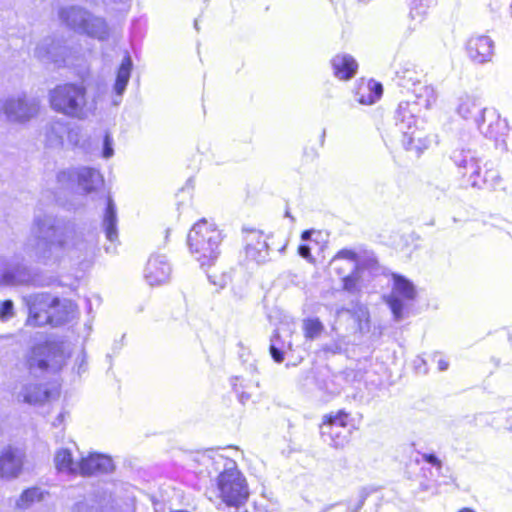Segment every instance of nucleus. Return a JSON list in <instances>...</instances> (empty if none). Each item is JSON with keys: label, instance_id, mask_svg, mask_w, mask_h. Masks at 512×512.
<instances>
[{"label": "nucleus", "instance_id": "f257e3e1", "mask_svg": "<svg viewBox=\"0 0 512 512\" xmlns=\"http://www.w3.org/2000/svg\"><path fill=\"white\" fill-rule=\"evenodd\" d=\"M87 246L73 230L60 227L55 217L41 215L34 219L25 252L39 263L53 265L65 257L79 258Z\"/></svg>", "mask_w": 512, "mask_h": 512}, {"label": "nucleus", "instance_id": "f03ea898", "mask_svg": "<svg viewBox=\"0 0 512 512\" xmlns=\"http://www.w3.org/2000/svg\"><path fill=\"white\" fill-rule=\"evenodd\" d=\"M197 461L206 468L209 475L219 473L218 496L227 506L237 508L247 501L248 484L234 460L218 452L208 451L199 455Z\"/></svg>", "mask_w": 512, "mask_h": 512}, {"label": "nucleus", "instance_id": "7ed1b4c3", "mask_svg": "<svg viewBox=\"0 0 512 512\" xmlns=\"http://www.w3.org/2000/svg\"><path fill=\"white\" fill-rule=\"evenodd\" d=\"M50 108L70 119L86 120L94 114L96 104L89 100L86 87L82 83H63L48 92Z\"/></svg>", "mask_w": 512, "mask_h": 512}, {"label": "nucleus", "instance_id": "20e7f679", "mask_svg": "<svg viewBox=\"0 0 512 512\" xmlns=\"http://www.w3.org/2000/svg\"><path fill=\"white\" fill-rule=\"evenodd\" d=\"M222 233L217 227L201 220L197 222L188 234L190 253L203 269L213 266L220 255Z\"/></svg>", "mask_w": 512, "mask_h": 512}, {"label": "nucleus", "instance_id": "39448f33", "mask_svg": "<svg viewBox=\"0 0 512 512\" xmlns=\"http://www.w3.org/2000/svg\"><path fill=\"white\" fill-rule=\"evenodd\" d=\"M60 22L75 33L86 35L100 41L109 36V28L104 18L92 14L78 5L61 7L58 10Z\"/></svg>", "mask_w": 512, "mask_h": 512}, {"label": "nucleus", "instance_id": "423d86ee", "mask_svg": "<svg viewBox=\"0 0 512 512\" xmlns=\"http://www.w3.org/2000/svg\"><path fill=\"white\" fill-rule=\"evenodd\" d=\"M66 361L63 345L55 342L39 344L31 348L25 357L30 375L39 377L46 372H57Z\"/></svg>", "mask_w": 512, "mask_h": 512}, {"label": "nucleus", "instance_id": "0eeeda50", "mask_svg": "<svg viewBox=\"0 0 512 512\" xmlns=\"http://www.w3.org/2000/svg\"><path fill=\"white\" fill-rule=\"evenodd\" d=\"M452 160L459 168L464 177L468 178V183L473 187H481L484 184L494 186L499 178L498 172L492 168H487L484 175H481L480 159L476 151L471 149H461L453 152Z\"/></svg>", "mask_w": 512, "mask_h": 512}, {"label": "nucleus", "instance_id": "6e6552de", "mask_svg": "<svg viewBox=\"0 0 512 512\" xmlns=\"http://www.w3.org/2000/svg\"><path fill=\"white\" fill-rule=\"evenodd\" d=\"M416 296V287L410 280L398 274L392 275L391 291L384 299L390 307L395 321H401L405 317L406 311Z\"/></svg>", "mask_w": 512, "mask_h": 512}, {"label": "nucleus", "instance_id": "1a4fd4ad", "mask_svg": "<svg viewBox=\"0 0 512 512\" xmlns=\"http://www.w3.org/2000/svg\"><path fill=\"white\" fill-rule=\"evenodd\" d=\"M481 134L495 142L497 147L507 150L508 123L502 119L494 108H484L481 115L475 118Z\"/></svg>", "mask_w": 512, "mask_h": 512}, {"label": "nucleus", "instance_id": "9d476101", "mask_svg": "<svg viewBox=\"0 0 512 512\" xmlns=\"http://www.w3.org/2000/svg\"><path fill=\"white\" fill-rule=\"evenodd\" d=\"M0 111L12 122H27L36 117L40 111V101L36 97L18 94L0 102Z\"/></svg>", "mask_w": 512, "mask_h": 512}, {"label": "nucleus", "instance_id": "9b49d317", "mask_svg": "<svg viewBox=\"0 0 512 512\" xmlns=\"http://www.w3.org/2000/svg\"><path fill=\"white\" fill-rule=\"evenodd\" d=\"M349 415L343 411L326 415L320 427L323 441L335 448H343L350 437V429L347 427Z\"/></svg>", "mask_w": 512, "mask_h": 512}, {"label": "nucleus", "instance_id": "f8f14e48", "mask_svg": "<svg viewBox=\"0 0 512 512\" xmlns=\"http://www.w3.org/2000/svg\"><path fill=\"white\" fill-rule=\"evenodd\" d=\"M28 308L26 325L41 327L49 323V310L57 303V297L49 293H34L23 297Z\"/></svg>", "mask_w": 512, "mask_h": 512}, {"label": "nucleus", "instance_id": "ddd939ff", "mask_svg": "<svg viewBox=\"0 0 512 512\" xmlns=\"http://www.w3.org/2000/svg\"><path fill=\"white\" fill-rule=\"evenodd\" d=\"M57 180L63 186L76 180L79 188L85 193L95 192L104 184L101 173L91 167H80L75 170L60 171L57 174Z\"/></svg>", "mask_w": 512, "mask_h": 512}, {"label": "nucleus", "instance_id": "4468645a", "mask_svg": "<svg viewBox=\"0 0 512 512\" xmlns=\"http://www.w3.org/2000/svg\"><path fill=\"white\" fill-rule=\"evenodd\" d=\"M26 463L25 451L17 446L8 445L0 451V479L12 481L19 478Z\"/></svg>", "mask_w": 512, "mask_h": 512}, {"label": "nucleus", "instance_id": "2eb2a0df", "mask_svg": "<svg viewBox=\"0 0 512 512\" xmlns=\"http://www.w3.org/2000/svg\"><path fill=\"white\" fill-rule=\"evenodd\" d=\"M397 76L400 79L399 84L403 87H409L411 83L414 86L413 93L415 100L412 104H417L418 109L429 110L431 109L437 100V92L435 88L428 84H421L416 80V72L410 69H405L402 72H397Z\"/></svg>", "mask_w": 512, "mask_h": 512}, {"label": "nucleus", "instance_id": "dca6fc26", "mask_svg": "<svg viewBox=\"0 0 512 512\" xmlns=\"http://www.w3.org/2000/svg\"><path fill=\"white\" fill-rule=\"evenodd\" d=\"M494 41L486 35L470 37L465 45L467 57L475 64L483 65L494 57Z\"/></svg>", "mask_w": 512, "mask_h": 512}, {"label": "nucleus", "instance_id": "f3484780", "mask_svg": "<svg viewBox=\"0 0 512 512\" xmlns=\"http://www.w3.org/2000/svg\"><path fill=\"white\" fill-rule=\"evenodd\" d=\"M172 268L165 255L154 254L148 259L144 278L150 286H160L169 282Z\"/></svg>", "mask_w": 512, "mask_h": 512}, {"label": "nucleus", "instance_id": "a211bd4d", "mask_svg": "<svg viewBox=\"0 0 512 512\" xmlns=\"http://www.w3.org/2000/svg\"><path fill=\"white\" fill-rule=\"evenodd\" d=\"M70 50L61 41L46 38L35 49V56L42 61L53 62L57 65L66 64Z\"/></svg>", "mask_w": 512, "mask_h": 512}, {"label": "nucleus", "instance_id": "6ab92c4d", "mask_svg": "<svg viewBox=\"0 0 512 512\" xmlns=\"http://www.w3.org/2000/svg\"><path fill=\"white\" fill-rule=\"evenodd\" d=\"M244 233L246 257L257 263L264 262L269 251L264 234L256 229L244 230Z\"/></svg>", "mask_w": 512, "mask_h": 512}, {"label": "nucleus", "instance_id": "aec40b11", "mask_svg": "<svg viewBox=\"0 0 512 512\" xmlns=\"http://www.w3.org/2000/svg\"><path fill=\"white\" fill-rule=\"evenodd\" d=\"M70 136V124L61 118H52L44 127V139L48 147L61 148Z\"/></svg>", "mask_w": 512, "mask_h": 512}, {"label": "nucleus", "instance_id": "412c9836", "mask_svg": "<svg viewBox=\"0 0 512 512\" xmlns=\"http://www.w3.org/2000/svg\"><path fill=\"white\" fill-rule=\"evenodd\" d=\"M420 109L417 104L410 101L401 102L396 110V127L400 133H409V130L419 126Z\"/></svg>", "mask_w": 512, "mask_h": 512}, {"label": "nucleus", "instance_id": "4be33fe9", "mask_svg": "<svg viewBox=\"0 0 512 512\" xmlns=\"http://www.w3.org/2000/svg\"><path fill=\"white\" fill-rule=\"evenodd\" d=\"M330 64L333 75L339 80L352 79L358 70V63L355 58L347 53H338L332 57Z\"/></svg>", "mask_w": 512, "mask_h": 512}, {"label": "nucleus", "instance_id": "5701e85b", "mask_svg": "<svg viewBox=\"0 0 512 512\" xmlns=\"http://www.w3.org/2000/svg\"><path fill=\"white\" fill-rule=\"evenodd\" d=\"M383 87L380 83L370 79H361L355 88V100L362 105H372L380 99Z\"/></svg>", "mask_w": 512, "mask_h": 512}, {"label": "nucleus", "instance_id": "b1692460", "mask_svg": "<svg viewBox=\"0 0 512 512\" xmlns=\"http://www.w3.org/2000/svg\"><path fill=\"white\" fill-rule=\"evenodd\" d=\"M132 66L133 63L131 57L129 55H125L117 70L116 80L113 86L112 103L114 106H118L122 101V96L131 76Z\"/></svg>", "mask_w": 512, "mask_h": 512}, {"label": "nucleus", "instance_id": "393cba45", "mask_svg": "<svg viewBox=\"0 0 512 512\" xmlns=\"http://www.w3.org/2000/svg\"><path fill=\"white\" fill-rule=\"evenodd\" d=\"M113 469L112 459L102 454H90L86 458L80 459L79 474L86 476L98 472L106 473Z\"/></svg>", "mask_w": 512, "mask_h": 512}, {"label": "nucleus", "instance_id": "a878e982", "mask_svg": "<svg viewBox=\"0 0 512 512\" xmlns=\"http://www.w3.org/2000/svg\"><path fill=\"white\" fill-rule=\"evenodd\" d=\"M402 134V145L406 150L421 152L427 149L433 142V137L424 132L419 126L409 130V133Z\"/></svg>", "mask_w": 512, "mask_h": 512}, {"label": "nucleus", "instance_id": "bb28decb", "mask_svg": "<svg viewBox=\"0 0 512 512\" xmlns=\"http://www.w3.org/2000/svg\"><path fill=\"white\" fill-rule=\"evenodd\" d=\"M75 306L67 299H59L53 304V309L49 310L48 325L58 326L70 321L74 317Z\"/></svg>", "mask_w": 512, "mask_h": 512}, {"label": "nucleus", "instance_id": "cd10ccee", "mask_svg": "<svg viewBox=\"0 0 512 512\" xmlns=\"http://www.w3.org/2000/svg\"><path fill=\"white\" fill-rule=\"evenodd\" d=\"M17 398L28 404H41L50 398V392L38 384H23Z\"/></svg>", "mask_w": 512, "mask_h": 512}, {"label": "nucleus", "instance_id": "c85d7f7f", "mask_svg": "<svg viewBox=\"0 0 512 512\" xmlns=\"http://www.w3.org/2000/svg\"><path fill=\"white\" fill-rule=\"evenodd\" d=\"M25 281L24 268H12L8 259L0 255V283L5 285H19Z\"/></svg>", "mask_w": 512, "mask_h": 512}, {"label": "nucleus", "instance_id": "c756f323", "mask_svg": "<svg viewBox=\"0 0 512 512\" xmlns=\"http://www.w3.org/2000/svg\"><path fill=\"white\" fill-rule=\"evenodd\" d=\"M55 467L60 473L79 474L80 460H75L69 449H59L54 457Z\"/></svg>", "mask_w": 512, "mask_h": 512}, {"label": "nucleus", "instance_id": "7c9ffc66", "mask_svg": "<svg viewBox=\"0 0 512 512\" xmlns=\"http://www.w3.org/2000/svg\"><path fill=\"white\" fill-rule=\"evenodd\" d=\"M483 109L474 96L465 94L458 98L456 111L464 119L479 117Z\"/></svg>", "mask_w": 512, "mask_h": 512}, {"label": "nucleus", "instance_id": "2f4dec72", "mask_svg": "<svg viewBox=\"0 0 512 512\" xmlns=\"http://www.w3.org/2000/svg\"><path fill=\"white\" fill-rule=\"evenodd\" d=\"M103 227L106 238L114 243L118 239L116 208L111 199H108L107 208L104 214Z\"/></svg>", "mask_w": 512, "mask_h": 512}, {"label": "nucleus", "instance_id": "473e14b6", "mask_svg": "<svg viewBox=\"0 0 512 512\" xmlns=\"http://www.w3.org/2000/svg\"><path fill=\"white\" fill-rule=\"evenodd\" d=\"M47 493L39 487L25 489L15 501V507L20 510H26L35 503L44 500Z\"/></svg>", "mask_w": 512, "mask_h": 512}, {"label": "nucleus", "instance_id": "72a5a7b5", "mask_svg": "<svg viewBox=\"0 0 512 512\" xmlns=\"http://www.w3.org/2000/svg\"><path fill=\"white\" fill-rule=\"evenodd\" d=\"M433 2L434 0H414L410 8L409 18L417 23L422 22Z\"/></svg>", "mask_w": 512, "mask_h": 512}, {"label": "nucleus", "instance_id": "f704fd0d", "mask_svg": "<svg viewBox=\"0 0 512 512\" xmlns=\"http://www.w3.org/2000/svg\"><path fill=\"white\" fill-rule=\"evenodd\" d=\"M113 500H103L102 502L89 505L85 502H79L75 505L74 512H113Z\"/></svg>", "mask_w": 512, "mask_h": 512}, {"label": "nucleus", "instance_id": "c9c22d12", "mask_svg": "<svg viewBox=\"0 0 512 512\" xmlns=\"http://www.w3.org/2000/svg\"><path fill=\"white\" fill-rule=\"evenodd\" d=\"M304 336L308 340L317 339L324 331V325L318 318H308L303 321Z\"/></svg>", "mask_w": 512, "mask_h": 512}, {"label": "nucleus", "instance_id": "e433bc0d", "mask_svg": "<svg viewBox=\"0 0 512 512\" xmlns=\"http://www.w3.org/2000/svg\"><path fill=\"white\" fill-rule=\"evenodd\" d=\"M342 260L346 261V264L350 271H356L358 266L357 255L354 251L343 249L339 251L332 259L331 264L337 265Z\"/></svg>", "mask_w": 512, "mask_h": 512}, {"label": "nucleus", "instance_id": "4c0bfd02", "mask_svg": "<svg viewBox=\"0 0 512 512\" xmlns=\"http://www.w3.org/2000/svg\"><path fill=\"white\" fill-rule=\"evenodd\" d=\"M14 316V304L11 300L0 302V320L7 321Z\"/></svg>", "mask_w": 512, "mask_h": 512}, {"label": "nucleus", "instance_id": "58836bf2", "mask_svg": "<svg viewBox=\"0 0 512 512\" xmlns=\"http://www.w3.org/2000/svg\"><path fill=\"white\" fill-rule=\"evenodd\" d=\"M358 277L356 271L343 277V287L348 292H355L358 289Z\"/></svg>", "mask_w": 512, "mask_h": 512}, {"label": "nucleus", "instance_id": "ea45409f", "mask_svg": "<svg viewBox=\"0 0 512 512\" xmlns=\"http://www.w3.org/2000/svg\"><path fill=\"white\" fill-rule=\"evenodd\" d=\"M240 379L238 377L232 379V386L235 392L238 394L240 401L244 404L246 401L250 399V394L241 390L243 388L242 383L238 384Z\"/></svg>", "mask_w": 512, "mask_h": 512}, {"label": "nucleus", "instance_id": "a19ab883", "mask_svg": "<svg viewBox=\"0 0 512 512\" xmlns=\"http://www.w3.org/2000/svg\"><path fill=\"white\" fill-rule=\"evenodd\" d=\"M278 337L277 334L273 336L271 339V345H270V353L272 358L277 362L281 363L284 360V356L282 351L276 347V338Z\"/></svg>", "mask_w": 512, "mask_h": 512}, {"label": "nucleus", "instance_id": "79ce46f5", "mask_svg": "<svg viewBox=\"0 0 512 512\" xmlns=\"http://www.w3.org/2000/svg\"><path fill=\"white\" fill-rule=\"evenodd\" d=\"M113 154H114L113 140L110 137V135L106 134L104 137V142H103L102 156L106 159H109L113 156Z\"/></svg>", "mask_w": 512, "mask_h": 512}, {"label": "nucleus", "instance_id": "37998d69", "mask_svg": "<svg viewBox=\"0 0 512 512\" xmlns=\"http://www.w3.org/2000/svg\"><path fill=\"white\" fill-rule=\"evenodd\" d=\"M367 495H368V493L365 490H362L359 493V499H358L357 503L352 508H350L347 512H358L363 507L365 500L367 498Z\"/></svg>", "mask_w": 512, "mask_h": 512}, {"label": "nucleus", "instance_id": "c03bdc74", "mask_svg": "<svg viewBox=\"0 0 512 512\" xmlns=\"http://www.w3.org/2000/svg\"><path fill=\"white\" fill-rule=\"evenodd\" d=\"M423 459L433 466L441 467V461L434 454H424Z\"/></svg>", "mask_w": 512, "mask_h": 512}, {"label": "nucleus", "instance_id": "a18cd8bd", "mask_svg": "<svg viewBox=\"0 0 512 512\" xmlns=\"http://www.w3.org/2000/svg\"><path fill=\"white\" fill-rule=\"evenodd\" d=\"M298 252L300 254L301 257L307 259V260H311V250H310V247L308 245H300L299 248H298Z\"/></svg>", "mask_w": 512, "mask_h": 512}, {"label": "nucleus", "instance_id": "49530a36", "mask_svg": "<svg viewBox=\"0 0 512 512\" xmlns=\"http://www.w3.org/2000/svg\"><path fill=\"white\" fill-rule=\"evenodd\" d=\"M324 351L326 352H332V353H338L340 351V347L335 345V346H329V345H325L324 346Z\"/></svg>", "mask_w": 512, "mask_h": 512}, {"label": "nucleus", "instance_id": "de8ad7c7", "mask_svg": "<svg viewBox=\"0 0 512 512\" xmlns=\"http://www.w3.org/2000/svg\"><path fill=\"white\" fill-rule=\"evenodd\" d=\"M448 368V362L444 359L438 360V369L440 371H445Z\"/></svg>", "mask_w": 512, "mask_h": 512}, {"label": "nucleus", "instance_id": "09e8293b", "mask_svg": "<svg viewBox=\"0 0 512 512\" xmlns=\"http://www.w3.org/2000/svg\"><path fill=\"white\" fill-rule=\"evenodd\" d=\"M313 231L312 230H305L302 235H301V238L303 241H308L311 239V235H312Z\"/></svg>", "mask_w": 512, "mask_h": 512}, {"label": "nucleus", "instance_id": "8fccbe9b", "mask_svg": "<svg viewBox=\"0 0 512 512\" xmlns=\"http://www.w3.org/2000/svg\"><path fill=\"white\" fill-rule=\"evenodd\" d=\"M63 418H64V414H63V413H61V414L56 418V420L53 422V425H54V426H58V425H60V424L62 423V421H63Z\"/></svg>", "mask_w": 512, "mask_h": 512}, {"label": "nucleus", "instance_id": "3c124183", "mask_svg": "<svg viewBox=\"0 0 512 512\" xmlns=\"http://www.w3.org/2000/svg\"><path fill=\"white\" fill-rule=\"evenodd\" d=\"M208 277L209 279L214 283V284H219L220 287H224L226 285V282L225 281H221L219 283H217L215 280H212V276L208 274Z\"/></svg>", "mask_w": 512, "mask_h": 512}, {"label": "nucleus", "instance_id": "603ef678", "mask_svg": "<svg viewBox=\"0 0 512 512\" xmlns=\"http://www.w3.org/2000/svg\"><path fill=\"white\" fill-rule=\"evenodd\" d=\"M458 512H475V511L471 508H462Z\"/></svg>", "mask_w": 512, "mask_h": 512}, {"label": "nucleus", "instance_id": "864d4df0", "mask_svg": "<svg viewBox=\"0 0 512 512\" xmlns=\"http://www.w3.org/2000/svg\"><path fill=\"white\" fill-rule=\"evenodd\" d=\"M336 269L338 270V273H339V274H342L343 267L338 266V267H336Z\"/></svg>", "mask_w": 512, "mask_h": 512}, {"label": "nucleus", "instance_id": "5fc2aeb1", "mask_svg": "<svg viewBox=\"0 0 512 512\" xmlns=\"http://www.w3.org/2000/svg\"><path fill=\"white\" fill-rule=\"evenodd\" d=\"M83 363H84V356H82V358H81V364H83ZM81 367H82V365H80L79 369H81Z\"/></svg>", "mask_w": 512, "mask_h": 512}, {"label": "nucleus", "instance_id": "6e6d98bb", "mask_svg": "<svg viewBox=\"0 0 512 512\" xmlns=\"http://www.w3.org/2000/svg\"><path fill=\"white\" fill-rule=\"evenodd\" d=\"M510 16L512 17V1H511V5H510Z\"/></svg>", "mask_w": 512, "mask_h": 512}, {"label": "nucleus", "instance_id": "4d7b16f0", "mask_svg": "<svg viewBox=\"0 0 512 512\" xmlns=\"http://www.w3.org/2000/svg\"><path fill=\"white\" fill-rule=\"evenodd\" d=\"M286 216H287V217H290L291 219H293V218L290 216V214H289V212H288V211L286 212Z\"/></svg>", "mask_w": 512, "mask_h": 512}]
</instances>
